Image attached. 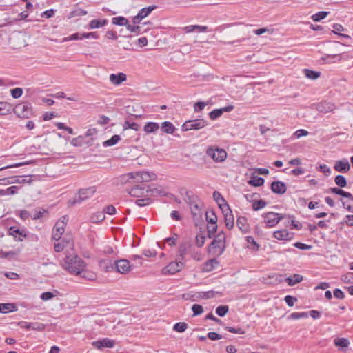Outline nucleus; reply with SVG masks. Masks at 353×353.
I'll return each instance as SVG.
<instances>
[{
	"label": "nucleus",
	"instance_id": "nucleus-1",
	"mask_svg": "<svg viewBox=\"0 0 353 353\" xmlns=\"http://www.w3.org/2000/svg\"><path fill=\"white\" fill-rule=\"evenodd\" d=\"M60 266L70 274L79 275L80 270L87 267V263L77 254L75 251L67 254L60 261Z\"/></svg>",
	"mask_w": 353,
	"mask_h": 353
},
{
	"label": "nucleus",
	"instance_id": "nucleus-2",
	"mask_svg": "<svg viewBox=\"0 0 353 353\" xmlns=\"http://www.w3.org/2000/svg\"><path fill=\"white\" fill-rule=\"evenodd\" d=\"M54 249L57 252H63L64 255L70 254L72 252L75 251L74 250V241L72 235L65 234L63 238L54 239Z\"/></svg>",
	"mask_w": 353,
	"mask_h": 353
},
{
	"label": "nucleus",
	"instance_id": "nucleus-3",
	"mask_svg": "<svg viewBox=\"0 0 353 353\" xmlns=\"http://www.w3.org/2000/svg\"><path fill=\"white\" fill-rule=\"evenodd\" d=\"M156 179L157 176L154 173L144 171L129 172L122 176L123 181L129 183L131 182V180H134L136 183H143L149 182Z\"/></svg>",
	"mask_w": 353,
	"mask_h": 353
},
{
	"label": "nucleus",
	"instance_id": "nucleus-4",
	"mask_svg": "<svg viewBox=\"0 0 353 353\" xmlns=\"http://www.w3.org/2000/svg\"><path fill=\"white\" fill-rule=\"evenodd\" d=\"M225 248V234L219 232L208 247V252L214 256H219Z\"/></svg>",
	"mask_w": 353,
	"mask_h": 353
},
{
	"label": "nucleus",
	"instance_id": "nucleus-5",
	"mask_svg": "<svg viewBox=\"0 0 353 353\" xmlns=\"http://www.w3.org/2000/svg\"><path fill=\"white\" fill-rule=\"evenodd\" d=\"M185 255V248H180L179 249V254L176 259V261L170 262L166 267H165L162 270L163 274H173L181 270H182L184 267L183 259Z\"/></svg>",
	"mask_w": 353,
	"mask_h": 353
},
{
	"label": "nucleus",
	"instance_id": "nucleus-6",
	"mask_svg": "<svg viewBox=\"0 0 353 353\" xmlns=\"http://www.w3.org/2000/svg\"><path fill=\"white\" fill-rule=\"evenodd\" d=\"M185 201L190 206L192 218L195 221L201 219L203 215V204L199 199L195 196H188Z\"/></svg>",
	"mask_w": 353,
	"mask_h": 353
},
{
	"label": "nucleus",
	"instance_id": "nucleus-7",
	"mask_svg": "<svg viewBox=\"0 0 353 353\" xmlns=\"http://www.w3.org/2000/svg\"><path fill=\"white\" fill-rule=\"evenodd\" d=\"M206 154L216 163L223 162L228 156L224 149L219 148L215 145L208 147L206 150Z\"/></svg>",
	"mask_w": 353,
	"mask_h": 353
},
{
	"label": "nucleus",
	"instance_id": "nucleus-8",
	"mask_svg": "<svg viewBox=\"0 0 353 353\" xmlns=\"http://www.w3.org/2000/svg\"><path fill=\"white\" fill-rule=\"evenodd\" d=\"M267 228H272L276 225L280 221L284 219V215L273 212H268L262 215Z\"/></svg>",
	"mask_w": 353,
	"mask_h": 353
},
{
	"label": "nucleus",
	"instance_id": "nucleus-9",
	"mask_svg": "<svg viewBox=\"0 0 353 353\" xmlns=\"http://www.w3.org/2000/svg\"><path fill=\"white\" fill-rule=\"evenodd\" d=\"M208 125V121L203 119L189 120L185 121L181 126L183 131L201 130Z\"/></svg>",
	"mask_w": 353,
	"mask_h": 353
},
{
	"label": "nucleus",
	"instance_id": "nucleus-10",
	"mask_svg": "<svg viewBox=\"0 0 353 353\" xmlns=\"http://www.w3.org/2000/svg\"><path fill=\"white\" fill-rule=\"evenodd\" d=\"M68 221V218L66 216H63L57 221L52 230L53 239H60L65 231Z\"/></svg>",
	"mask_w": 353,
	"mask_h": 353
},
{
	"label": "nucleus",
	"instance_id": "nucleus-11",
	"mask_svg": "<svg viewBox=\"0 0 353 353\" xmlns=\"http://www.w3.org/2000/svg\"><path fill=\"white\" fill-rule=\"evenodd\" d=\"M132 270V265L127 259H119L114 261V272L126 274Z\"/></svg>",
	"mask_w": 353,
	"mask_h": 353
},
{
	"label": "nucleus",
	"instance_id": "nucleus-12",
	"mask_svg": "<svg viewBox=\"0 0 353 353\" xmlns=\"http://www.w3.org/2000/svg\"><path fill=\"white\" fill-rule=\"evenodd\" d=\"M14 112L21 118H29L32 115L31 105L25 103L17 105Z\"/></svg>",
	"mask_w": 353,
	"mask_h": 353
},
{
	"label": "nucleus",
	"instance_id": "nucleus-13",
	"mask_svg": "<svg viewBox=\"0 0 353 353\" xmlns=\"http://www.w3.org/2000/svg\"><path fill=\"white\" fill-rule=\"evenodd\" d=\"M94 187H90L85 189H81L79 191L78 197L75 198L73 201V204L79 203L91 197L95 192Z\"/></svg>",
	"mask_w": 353,
	"mask_h": 353
},
{
	"label": "nucleus",
	"instance_id": "nucleus-14",
	"mask_svg": "<svg viewBox=\"0 0 353 353\" xmlns=\"http://www.w3.org/2000/svg\"><path fill=\"white\" fill-rule=\"evenodd\" d=\"M221 210L224 216L225 226L229 230H231L234 227V216L229 205H225V207H222Z\"/></svg>",
	"mask_w": 353,
	"mask_h": 353
},
{
	"label": "nucleus",
	"instance_id": "nucleus-15",
	"mask_svg": "<svg viewBox=\"0 0 353 353\" xmlns=\"http://www.w3.org/2000/svg\"><path fill=\"white\" fill-rule=\"evenodd\" d=\"M93 347L97 349H101L102 347L112 348L115 343L113 340L108 338L103 339L102 340L95 341L92 343Z\"/></svg>",
	"mask_w": 353,
	"mask_h": 353
},
{
	"label": "nucleus",
	"instance_id": "nucleus-16",
	"mask_svg": "<svg viewBox=\"0 0 353 353\" xmlns=\"http://www.w3.org/2000/svg\"><path fill=\"white\" fill-rule=\"evenodd\" d=\"M18 325L21 328H25L27 330L41 331L45 328V325L40 323H28L25 321H21L18 323Z\"/></svg>",
	"mask_w": 353,
	"mask_h": 353
},
{
	"label": "nucleus",
	"instance_id": "nucleus-17",
	"mask_svg": "<svg viewBox=\"0 0 353 353\" xmlns=\"http://www.w3.org/2000/svg\"><path fill=\"white\" fill-rule=\"evenodd\" d=\"M273 236L280 241H290L293 238V233L283 229L274 232Z\"/></svg>",
	"mask_w": 353,
	"mask_h": 353
},
{
	"label": "nucleus",
	"instance_id": "nucleus-18",
	"mask_svg": "<svg viewBox=\"0 0 353 353\" xmlns=\"http://www.w3.org/2000/svg\"><path fill=\"white\" fill-rule=\"evenodd\" d=\"M334 168L337 172L345 173L350 170V165L347 159H343L336 161Z\"/></svg>",
	"mask_w": 353,
	"mask_h": 353
},
{
	"label": "nucleus",
	"instance_id": "nucleus-19",
	"mask_svg": "<svg viewBox=\"0 0 353 353\" xmlns=\"http://www.w3.org/2000/svg\"><path fill=\"white\" fill-rule=\"evenodd\" d=\"M286 185L282 181H273L271 184V190L275 194H283L286 192Z\"/></svg>",
	"mask_w": 353,
	"mask_h": 353
},
{
	"label": "nucleus",
	"instance_id": "nucleus-20",
	"mask_svg": "<svg viewBox=\"0 0 353 353\" xmlns=\"http://www.w3.org/2000/svg\"><path fill=\"white\" fill-rule=\"evenodd\" d=\"M127 79L126 74L123 72L112 74L110 75V81L114 85H119Z\"/></svg>",
	"mask_w": 353,
	"mask_h": 353
},
{
	"label": "nucleus",
	"instance_id": "nucleus-21",
	"mask_svg": "<svg viewBox=\"0 0 353 353\" xmlns=\"http://www.w3.org/2000/svg\"><path fill=\"white\" fill-rule=\"evenodd\" d=\"M335 109L334 104L327 102V101H323L317 104L316 105V110L321 112H330L333 111Z\"/></svg>",
	"mask_w": 353,
	"mask_h": 353
},
{
	"label": "nucleus",
	"instance_id": "nucleus-22",
	"mask_svg": "<svg viewBox=\"0 0 353 353\" xmlns=\"http://www.w3.org/2000/svg\"><path fill=\"white\" fill-rule=\"evenodd\" d=\"M99 265L104 272H114V261L112 262L111 260H100Z\"/></svg>",
	"mask_w": 353,
	"mask_h": 353
},
{
	"label": "nucleus",
	"instance_id": "nucleus-23",
	"mask_svg": "<svg viewBox=\"0 0 353 353\" xmlns=\"http://www.w3.org/2000/svg\"><path fill=\"white\" fill-rule=\"evenodd\" d=\"M80 274L78 276H80L81 278L88 280V281H94L97 279V274L92 271L87 270L86 268H83V270H80Z\"/></svg>",
	"mask_w": 353,
	"mask_h": 353
},
{
	"label": "nucleus",
	"instance_id": "nucleus-24",
	"mask_svg": "<svg viewBox=\"0 0 353 353\" xmlns=\"http://www.w3.org/2000/svg\"><path fill=\"white\" fill-rule=\"evenodd\" d=\"M159 129V125L156 122H148L143 127L146 134L154 133Z\"/></svg>",
	"mask_w": 353,
	"mask_h": 353
},
{
	"label": "nucleus",
	"instance_id": "nucleus-25",
	"mask_svg": "<svg viewBox=\"0 0 353 353\" xmlns=\"http://www.w3.org/2000/svg\"><path fill=\"white\" fill-rule=\"evenodd\" d=\"M219 264L216 259H212L205 262L204 270L206 272H211L216 269Z\"/></svg>",
	"mask_w": 353,
	"mask_h": 353
},
{
	"label": "nucleus",
	"instance_id": "nucleus-26",
	"mask_svg": "<svg viewBox=\"0 0 353 353\" xmlns=\"http://www.w3.org/2000/svg\"><path fill=\"white\" fill-rule=\"evenodd\" d=\"M239 228L243 232L246 233L249 231V225L245 217H239L236 221Z\"/></svg>",
	"mask_w": 353,
	"mask_h": 353
},
{
	"label": "nucleus",
	"instance_id": "nucleus-27",
	"mask_svg": "<svg viewBox=\"0 0 353 353\" xmlns=\"http://www.w3.org/2000/svg\"><path fill=\"white\" fill-rule=\"evenodd\" d=\"M329 192L333 194L341 195L343 197L349 199L351 201H353V196L351 193L348 192H345L344 190L339 189L338 188H332L330 189Z\"/></svg>",
	"mask_w": 353,
	"mask_h": 353
},
{
	"label": "nucleus",
	"instance_id": "nucleus-28",
	"mask_svg": "<svg viewBox=\"0 0 353 353\" xmlns=\"http://www.w3.org/2000/svg\"><path fill=\"white\" fill-rule=\"evenodd\" d=\"M332 27L334 29L332 30L333 33L338 34L340 37H343V38H347V39L350 38V37L347 34L340 33V32H343L345 30V28L341 24L334 23Z\"/></svg>",
	"mask_w": 353,
	"mask_h": 353
},
{
	"label": "nucleus",
	"instance_id": "nucleus-29",
	"mask_svg": "<svg viewBox=\"0 0 353 353\" xmlns=\"http://www.w3.org/2000/svg\"><path fill=\"white\" fill-rule=\"evenodd\" d=\"M161 128L163 132L167 134H173L175 131V127L169 121L163 122Z\"/></svg>",
	"mask_w": 353,
	"mask_h": 353
},
{
	"label": "nucleus",
	"instance_id": "nucleus-30",
	"mask_svg": "<svg viewBox=\"0 0 353 353\" xmlns=\"http://www.w3.org/2000/svg\"><path fill=\"white\" fill-rule=\"evenodd\" d=\"M144 188L139 187V185L134 186L128 192L129 194L134 197H140L144 194Z\"/></svg>",
	"mask_w": 353,
	"mask_h": 353
},
{
	"label": "nucleus",
	"instance_id": "nucleus-31",
	"mask_svg": "<svg viewBox=\"0 0 353 353\" xmlns=\"http://www.w3.org/2000/svg\"><path fill=\"white\" fill-rule=\"evenodd\" d=\"M303 279V276L300 274H294L292 276H289L286 279V281L290 286H293L296 283L301 282Z\"/></svg>",
	"mask_w": 353,
	"mask_h": 353
},
{
	"label": "nucleus",
	"instance_id": "nucleus-32",
	"mask_svg": "<svg viewBox=\"0 0 353 353\" xmlns=\"http://www.w3.org/2000/svg\"><path fill=\"white\" fill-rule=\"evenodd\" d=\"M9 234L14 236L15 240L19 241H22L23 238L25 237V235H23L22 232L20 230L14 227H11L9 229Z\"/></svg>",
	"mask_w": 353,
	"mask_h": 353
},
{
	"label": "nucleus",
	"instance_id": "nucleus-33",
	"mask_svg": "<svg viewBox=\"0 0 353 353\" xmlns=\"http://www.w3.org/2000/svg\"><path fill=\"white\" fill-rule=\"evenodd\" d=\"M17 310L16 306L12 303H0V312L6 314Z\"/></svg>",
	"mask_w": 353,
	"mask_h": 353
},
{
	"label": "nucleus",
	"instance_id": "nucleus-34",
	"mask_svg": "<svg viewBox=\"0 0 353 353\" xmlns=\"http://www.w3.org/2000/svg\"><path fill=\"white\" fill-rule=\"evenodd\" d=\"M147 192H150L152 196H165V191L161 188V187H154L151 188L146 191Z\"/></svg>",
	"mask_w": 353,
	"mask_h": 353
},
{
	"label": "nucleus",
	"instance_id": "nucleus-35",
	"mask_svg": "<svg viewBox=\"0 0 353 353\" xmlns=\"http://www.w3.org/2000/svg\"><path fill=\"white\" fill-rule=\"evenodd\" d=\"M213 198L218 203L221 209H222V207H225V205H228L219 192H214Z\"/></svg>",
	"mask_w": 353,
	"mask_h": 353
},
{
	"label": "nucleus",
	"instance_id": "nucleus-36",
	"mask_svg": "<svg viewBox=\"0 0 353 353\" xmlns=\"http://www.w3.org/2000/svg\"><path fill=\"white\" fill-rule=\"evenodd\" d=\"M121 140L119 135L115 134L112 136L110 139L103 142L104 147H110L116 145Z\"/></svg>",
	"mask_w": 353,
	"mask_h": 353
},
{
	"label": "nucleus",
	"instance_id": "nucleus-37",
	"mask_svg": "<svg viewBox=\"0 0 353 353\" xmlns=\"http://www.w3.org/2000/svg\"><path fill=\"white\" fill-rule=\"evenodd\" d=\"M18 189L19 188L17 186H11L5 190L0 189V196L16 194Z\"/></svg>",
	"mask_w": 353,
	"mask_h": 353
},
{
	"label": "nucleus",
	"instance_id": "nucleus-38",
	"mask_svg": "<svg viewBox=\"0 0 353 353\" xmlns=\"http://www.w3.org/2000/svg\"><path fill=\"white\" fill-rule=\"evenodd\" d=\"M246 241L248 243V247L254 251H258L260 248V245L259 243L255 241L254 238L251 236H248L246 237Z\"/></svg>",
	"mask_w": 353,
	"mask_h": 353
},
{
	"label": "nucleus",
	"instance_id": "nucleus-39",
	"mask_svg": "<svg viewBox=\"0 0 353 353\" xmlns=\"http://www.w3.org/2000/svg\"><path fill=\"white\" fill-rule=\"evenodd\" d=\"M108 23L107 19H103V20H97V19H93L90 23V28H99L101 27H103L105 26Z\"/></svg>",
	"mask_w": 353,
	"mask_h": 353
},
{
	"label": "nucleus",
	"instance_id": "nucleus-40",
	"mask_svg": "<svg viewBox=\"0 0 353 353\" xmlns=\"http://www.w3.org/2000/svg\"><path fill=\"white\" fill-rule=\"evenodd\" d=\"M123 128L124 130H126L128 129H132L135 131H138L140 129V125L135 122L125 121L123 124Z\"/></svg>",
	"mask_w": 353,
	"mask_h": 353
},
{
	"label": "nucleus",
	"instance_id": "nucleus-41",
	"mask_svg": "<svg viewBox=\"0 0 353 353\" xmlns=\"http://www.w3.org/2000/svg\"><path fill=\"white\" fill-rule=\"evenodd\" d=\"M104 219H105L104 212H97L93 214L90 218V221L92 223H98V222L103 221Z\"/></svg>",
	"mask_w": 353,
	"mask_h": 353
},
{
	"label": "nucleus",
	"instance_id": "nucleus-42",
	"mask_svg": "<svg viewBox=\"0 0 353 353\" xmlns=\"http://www.w3.org/2000/svg\"><path fill=\"white\" fill-rule=\"evenodd\" d=\"M303 73L308 79L312 80L316 79L321 76L320 72H316L309 69H305Z\"/></svg>",
	"mask_w": 353,
	"mask_h": 353
},
{
	"label": "nucleus",
	"instance_id": "nucleus-43",
	"mask_svg": "<svg viewBox=\"0 0 353 353\" xmlns=\"http://www.w3.org/2000/svg\"><path fill=\"white\" fill-rule=\"evenodd\" d=\"M112 23L114 25L126 26L128 23V20L125 17L120 16L113 17L112 19Z\"/></svg>",
	"mask_w": 353,
	"mask_h": 353
},
{
	"label": "nucleus",
	"instance_id": "nucleus-44",
	"mask_svg": "<svg viewBox=\"0 0 353 353\" xmlns=\"http://www.w3.org/2000/svg\"><path fill=\"white\" fill-rule=\"evenodd\" d=\"M248 183L255 187H259L263 185L264 179L262 177L254 176L248 181Z\"/></svg>",
	"mask_w": 353,
	"mask_h": 353
},
{
	"label": "nucleus",
	"instance_id": "nucleus-45",
	"mask_svg": "<svg viewBox=\"0 0 353 353\" xmlns=\"http://www.w3.org/2000/svg\"><path fill=\"white\" fill-rule=\"evenodd\" d=\"M334 344L341 347H347L350 345V341L346 338H339L334 340Z\"/></svg>",
	"mask_w": 353,
	"mask_h": 353
},
{
	"label": "nucleus",
	"instance_id": "nucleus-46",
	"mask_svg": "<svg viewBox=\"0 0 353 353\" xmlns=\"http://www.w3.org/2000/svg\"><path fill=\"white\" fill-rule=\"evenodd\" d=\"M188 327V325L186 323L179 322V323H176L174 325L173 330L177 332H183L186 330Z\"/></svg>",
	"mask_w": 353,
	"mask_h": 353
},
{
	"label": "nucleus",
	"instance_id": "nucleus-47",
	"mask_svg": "<svg viewBox=\"0 0 353 353\" xmlns=\"http://www.w3.org/2000/svg\"><path fill=\"white\" fill-rule=\"evenodd\" d=\"M205 219L208 223H214L217 222V217L213 211L206 212Z\"/></svg>",
	"mask_w": 353,
	"mask_h": 353
},
{
	"label": "nucleus",
	"instance_id": "nucleus-48",
	"mask_svg": "<svg viewBox=\"0 0 353 353\" xmlns=\"http://www.w3.org/2000/svg\"><path fill=\"white\" fill-rule=\"evenodd\" d=\"M156 6H149L147 8H142L138 14L139 15V17L143 19L146 17L154 8Z\"/></svg>",
	"mask_w": 353,
	"mask_h": 353
},
{
	"label": "nucleus",
	"instance_id": "nucleus-49",
	"mask_svg": "<svg viewBox=\"0 0 353 353\" xmlns=\"http://www.w3.org/2000/svg\"><path fill=\"white\" fill-rule=\"evenodd\" d=\"M334 182L341 188H344L347 185V181L343 175H337L334 179Z\"/></svg>",
	"mask_w": 353,
	"mask_h": 353
},
{
	"label": "nucleus",
	"instance_id": "nucleus-50",
	"mask_svg": "<svg viewBox=\"0 0 353 353\" xmlns=\"http://www.w3.org/2000/svg\"><path fill=\"white\" fill-rule=\"evenodd\" d=\"M328 15V12L325 11L319 12L313 14L311 18L314 21H319L321 19H325Z\"/></svg>",
	"mask_w": 353,
	"mask_h": 353
},
{
	"label": "nucleus",
	"instance_id": "nucleus-51",
	"mask_svg": "<svg viewBox=\"0 0 353 353\" xmlns=\"http://www.w3.org/2000/svg\"><path fill=\"white\" fill-rule=\"evenodd\" d=\"M19 253V250L17 251H9V252H0V258L6 259V258H12L17 256Z\"/></svg>",
	"mask_w": 353,
	"mask_h": 353
},
{
	"label": "nucleus",
	"instance_id": "nucleus-52",
	"mask_svg": "<svg viewBox=\"0 0 353 353\" xmlns=\"http://www.w3.org/2000/svg\"><path fill=\"white\" fill-rule=\"evenodd\" d=\"M266 205L267 203L265 201L261 199L253 203L252 209L255 211H257L265 208Z\"/></svg>",
	"mask_w": 353,
	"mask_h": 353
},
{
	"label": "nucleus",
	"instance_id": "nucleus-53",
	"mask_svg": "<svg viewBox=\"0 0 353 353\" xmlns=\"http://www.w3.org/2000/svg\"><path fill=\"white\" fill-rule=\"evenodd\" d=\"M207 229H208V234L209 238H212L214 235L215 232L217 230L216 223H209Z\"/></svg>",
	"mask_w": 353,
	"mask_h": 353
},
{
	"label": "nucleus",
	"instance_id": "nucleus-54",
	"mask_svg": "<svg viewBox=\"0 0 353 353\" xmlns=\"http://www.w3.org/2000/svg\"><path fill=\"white\" fill-rule=\"evenodd\" d=\"M12 181H8V183H30L31 179L30 178L27 180L25 178L20 179L19 176H12L11 177Z\"/></svg>",
	"mask_w": 353,
	"mask_h": 353
},
{
	"label": "nucleus",
	"instance_id": "nucleus-55",
	"mask_svg": "<svg viewBox=\"0 0 353 353\" xmlns=\"http://www.w3.org/2000/svg\"><path fill=\"white\" fill-rule=\"evenodd\" d=\"M228 310H229V308H228V306H227V305H219L216 309V313L219 316H224L228 312Z\"/></svg>",
	"mask_w": 353,
	"mask_h": 353
},
{
	"label": "nucleus",
	"instance_id": "nucleus-56",
	"mask_svg": "<svg viewBox=\"0 0 353 353\" xmlns=\"http://www.w3.org/2000/svg\"><path fill=\"white\" fill-rule=\"evenodd\" d=\"M10 105L7 102H0V114H6L10 111Z\"/></svg>",
	"mask_w": 353,
	"mask_h": 353
},
{
	"label": "nucleus",
	"instance_id": "nucleus-57",
	"mask_svg": "<svg viewBox=\"0 0 353 353\" xmlns=\"http://www.w3.org/2000/svg\"><path fill=\"white\" fill-rule=\"evenodd\" d=\"M10 94L14 99H18L21 97L23 94V90L21 88H15L10 90Z\"/></svg>",
	"mask_w": 353,
	"mask_h": 353
},
{
	"label": "nucleus",
	"instance_id": "nucleus-58",
	"mask_svg": "<svg viewBox=\"0 0 353 353\" xmlns=\"http://www.w3.org/2000/svg\"><path fill=\"white\" fill-rule=\"evenodd\" d=\"M205 241V236L203 234H199L196 236V244L198 247H202Z\"/></svg>",
	"mask_w": 353,
	"mask_h": 353
},
{
	"label": "nucleus",
	"instance_id": "nucleus-59",
	"mask_svg": "<svg viewBox=\"0 0 353 353\" xmlns=\"http://www.w3.org/2000/svg\"><path fill=\"white\" fill-rule=\"evenodd\" d=\"M192 310L194 313V316H198L203 313V309L201 305L194 304L192 307Z\"/></svg>",
	"mask_w": 353,
	"mask_h": 353
},
{
	"label": "nucleus",
	"instance_id": "nucleus-60",
	"mask_svg": "<svg viewBox=\"0 0 353 353\" xmlns=\"http://www.w3.org/2000/svg\"><path fill=\"white\" fill-rule=\"evenodd\" d=\"M222 115V110L221 109H215L209 113V117L212 120H215Z\"/></svg>",
	"mask_w": 353,
	"mask_h": 353
},
{
	"label": "nucleus",
	"instance_id": "nucleus-61",
	"mask_svg": "<svg viewBox=\"0 0 353 353\" xmlns=\"http://www.w3.org/2000/svg\"><path fill=\"white\" fill-rule=\"evenodd\" d=\"M308 314L307 312H293L290 315V318L292 319H299L301 318H307Z\"/></svg>",
	"mask_w": 353,
	"mask_h": 353
},
{
	"label": "nucleus",
	"instance_id": "nucleus-62",
	"mask_svg": "<svg viewBox=\"0 0 353 353\" xmlns=\"http://www.w3.org/2000/svg\"><path fill=\"white\" fill-rule=\"evenodd\" d=\"M54 296H56L55 294L50 292H46L41 294L40 298L43 301H48Z\"/></svg>",
	"mask_w": 353,
	"mask_h": 353
},
{
	"label": "nucleus",
	"instance_id": "nucleus-63",
	"mask_svg": "<svg viewBox=\"0 0 353 353\" xmlns=\"http://www.w3.org/2000/svg\"><path fill=\"white\" fill-rule=\"evenodd\" d=\"M284 300L288 306L292 307L297 301V299L290 295H287L285 296Z\"/></svg>",
	"mask_w": 353,
	"mask_h": 353
},
{
	"label": "nucleus",
	"instance_id": "nucleus-64",
	"mask_svg": "<svg viewBox=\"0 0 353 353\" xmlns=\"http://www.w3.org/2000/svg\"><path fill=\"white\" fill-rule=\"evenodd\" d=\"M47 211L45 210H35L32 214H31V218L34 220H37L43 216L44 213H46Z\"/></svg>",
	"mask_w": 353,
	"mask_h": 353
}]
</instances>
